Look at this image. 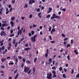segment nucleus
<instances>
[{
  "instance_id": "19",
  "label": "nucleus",
  "mask_w": 79,
  "mask_h": 79,
  "mask_svg": "<svg viewBox=\"0 0 79 79\" xmlns=\"http://www.w3.org/2000/svg\"><path fill=\"white\" fill-rule=\"evenodd\" d=\"M70 57V56H69V54L67 56V58L68 59V60H70V58H69Z\"/></svg>"
},
{
  "instance_id": "7",
  "label": "nucleus",
  "mask_w": 79,
  "mask_h": 79,
  "mask_svg": "<svg viewBox=\"0 0 79 79\" xmlns=\"http://www.w3.org/2000/svg\"><path fill=\"white\" fill-rule=\"evenodd\" d=\"M41 14H42V13L41 12H40L39 13H38V15L39 18H42V16L40 15Z\"/></svg>"
},
{
  "instance_id": "31",
  "label": "nucleus",
  "mask_w": 79,
  "mask_h": 79,
  "mask_svg": "<svg viewBox=\"0 0 79 79\" xmlns=\"http://www.w3.org/2000/svg\"><path fill=\"white\" fill-rule=\"evenodd\" d=\"M52 72L53 74H56V72L54 70H52Z\"/></svg>"
},
{
  "instance_id": "34",
  "label": "nucleus",
  "mask_w": 79,
  "mask_h": 79,
  "mask_svg": "<svg viewBox=\"0 0 79 79\" xmlns=\"http://www.w3.org/2000/svg\"><path fill=\"white\" fill-rule=\"evenodd\" d=\"M18 58H19V59H20V60H21V59H22V57H21V56H18Z\"/></svg>"
},
{
  "instance_id": "6",
  "label": "nucleus",
  "mask_w": 79,
  "mask_h": 79,
  "mask_svg": "<svg viewBox=\"0 0 79 79\" xmlns=\"http://www.w3.org/2000/svg\"><path fill=\"white\" fill-rule=\"evenodd\" d=\"M10 24H11V27H13L14 25L15 24V23L13 22V21H10Z\"/></svg>"
},
{
  "instance_id": "18",
  "label": "nucleus",
  "mask_w": 79,
  "mask_h": 79,
  "mask_svg": "<svg viewBox=\"0 0 79 79\" xmlns=\"http://www.w3.org/2000/svg\"><path fill=\"white\" fill-rule=\"evenodd\" d=\"M55 18H58V19H60V17L59 16H58L57 15H56L55 16Z\"/></svg>"
},
{
  "instance_id": "20",
  "label": "nucleus",
  "mask_w": 79,
  "mask_h": 79,
  "mask_svg": "<svg viewBox=\"0 0 79 79\" xmlns=\"http://www.w3.org/2000/svg\"><path fill=\"white\" fill-rule=\"evenodd\" d=\"M28 7V6H27V4H25V6H24V8H27Z\"/></svg>"
},
{
  "instance_id": "50",
  "label": "nucleus",
  "mask_w": 79,
  "mask_h": 79,
  "mask_svg": "<svg viewBox=\"0 0 79 79\" xmlns=\"http://www.w3.org/2000/svg\"><path fill=\"white\" fill-rule=\"evenodd\" d=\"M68 52V50H66V52H65V55H68V52Z\"/></svg>"
},
{
  "instance_id": "59",
  "label": "nucleus",
  "mask_w": 79,
  "mask_h": 79,
  "mask_svg": "<svg viewBox=\"0 0 79 79\" xmlns=\"http://www.w3.org/2000/svg\"><path fill=\"white\" fill-rule=\"evenodd\" d=\"M52 31L53 32H55V28H53L52 29Z\"/></svg>"
},
{
  "instance_id": "22",
  "label": "nucleus",
  "mask_w": 79,
  "mask_h": 79,
  "mask_svg": "<svg viewBox=\"0 0 79 79\" xmlns=\"http://www.w3.org/2000/svg\"><path fill=\"white\" fill-rule=\"evenodd\" d=\"M59 70L60 71H62V70H63V68H62V67H60Z\"/></svg>"
},
{
  "instance_id": "51",
  "label": "nucleus",
  "mask_w": 79,
  "mask_h": 79,
  "mask_svg": "<svg viewBox=\"0 0 79 79\" xmlns=\"http://www.w3.org/2000/svg\"><path fill=\"white\" fill-rule=\"evenodd\" d=\"M25 47H28V44H26L25 45Z\"/></svg>"
},
{
  "instance_id": "40",
  "label": "nucleus",
  "mask_w": 79,
  "mask_h": 79,
  "mask_svg": "<svg viewBox=\"0 0 79 79\" xmlns=\"http://www.w3.org/2000/svg\"><path fill=\"white\" fill-rule=\"evenodd\" d=\"M17 71H18V69H16L15 70V71L14 72V74H16V73H17Z\"/></svg>"
},
{
  "instance_id": "32",
  "label": "nucleus",
  "mask_w": 79,
  "mask_h": 79,
  "mask_svg": "<svg viewBox=\"0 0 79 79\" xmlns=\"http://www.w3.org/2000/svg\"><path fill=\"white\" fill-rule=\"evenodd\" d=\"M32 14H31L29 15V18L31 19L32 18Z\"/></svg>"
},
{
  "instance_id": "63",
  "label": "nucleus",
  "mask_w": 79,
  "mask_h": 79,
  "mask_svg": "<svg viewBox=\"0 0 79 79\" xmlns=\"http://www.w3.org/2000/svg\"><path fill=\"white\" fill-rule=\"evenodd\" d=\"M1 30H5V29H4L3 28V27H1Z\"/></svg>"
},
{
  "instance_id": "37",
  "label": "nucleus",
  "mask_w": 79,
  "mask_h": 79,
  "mask_svg": "<svg viewBox=\"0 0 79 79\" xmlns=\"http://www.w3.org/2000/svg\"><path fill=\"white\" fill-rule=\"evenodd\" d=\"M56 77V75L55 74H54V75L53 76V78H55V77Z\"/></svg>"
},
{
  "instance_id": "29",
  "label": "nucleus",
  "mask_w": 79,
  "mask_h": 79,
  "mask_svg": "<svg viewBox=\"0 0 79 79\" xmlns=\"http://www.w3.org/2000/svg\"><path fill=\"white\" fill-rule=\"evenodd\" d=\"M76 77L77 78L79 77V73L76 75Z\"/></svg>"
},
{
  "instance_id": "42",
  "label": "nucleus",
  "mask_w": 79,
  "mask_h": 79,
  "mask_svg": "<svg viewBox=\"0 0 79 79\" xmlns=\"http://www.w3.org/2000/svg\"><path fill=\"white\" fill-rule=\"evenodd\" d=\"M71 44H73V40H71Z\"/></svg>"
},
{
  "instance_id": "8",
  "label": "nucleus",
  "mask_w": 79,
  "mask_h": 79,
  "mask_svg": "<svg viewBox=\"0 0 79 79\" xmlns=\"http://www.w3.org/2000/svg\"><path fill=\"white\" fill-rule=\"evenodd\" d=\"M15 64H16V65H17V64L18 63V59L16 58L15 59Z\"/></svg>"
},
{
  "instance_id": "17",
  "label": "nucleus",
  "mask_w": 79,
  "mask_h": 79,
  "mask_svg": "<svg viewBox=\"0 0 79 79\" xmlns=\"http://www.w3.org/2000/svg\"><path fill=\"white\" fill-rule=\"evenodd\" d=\"M15 19V17H12L11 19V20L12 21H13V20H14Z\"/></svg>"
},
{
  "instance_id": "54",
  "label": "nucleus",
  "mask_w": 79,
  "mask_h": 79,
  "mask_svg": "<svg viewBox=\"0 0 79 79\" xmlns=\"http://www.w3.org/2000/svg\"><path fill=\"white\" fill-rule=\"evenodd\" d=\"M61 35H62V36L63 37H65V35H64V34H61Z\"/></svg>"
},
{
  "instance_id": "53",
  "label": "nucleus",
  "mask_w": 79,
  "mask_h": 79,
  "mask_svg": "<svg viewBox=\"0 0 79 79\" xmlns=\"http://www.w3.org/2000/svg\"><path fill=\"white\" fill-rule=\"evenodd\" d=\"M48 53H46V54H45V57H48Z\"/></svg>"
},
{
  "instance_id": "2",
  "label": "nucleus",
  "mask_w": 79,
  "mask_h": 79,
  "mask_svg": "<svg viewBox=\"0 0 79 79\" xmlns=\"http://www.w3.org/2000/svg\"><path fill=\"white\" fill-rule=\"evenodd\" d=\"M47 78L48 79H52V73H50L49 74H47Z\"/></svg>"
},
{
  "instance_id": "39",
  "label": "nucleus",
  "mask_w": 79,
  "mask_h": 79,
  "mask_svg": "<svg viewBox=\"0 0 79 79\" xmlns=\"http://www.w3.org/2000/svg\"><path fill=\"white\" fill-rule=\"evenodd\" d=\"M51 44H54V43H55V41H51Z\"/></svg>"
},
{
  "instance_id": "61",
  "label": "nucleus",
  "mask_w": 79,
  "mask_h": 79,
  "mask_svg": "<svg viewBox=\"0 0 79 79\" xmlns=\"http://www.w3.org/2000/svg\"><path fill=\"white\" fill-rule=\"evenodd\" d=\"M68 40V38H65L64 40V41H65V40Z\"/></svg>"
},
{
  "instance_id": "28",
  "label": "nucleus",
  "mask_w": 79,
  "mask_h": 79,
  "mask_svg": "<svg viewBox=\"0 0 79 79\" xmlns=\"http://www.w3.org/2000/svg\"><path fill=\"white\" fill-rule=\"evenodd\" d=\"M16 42V40L15 39H14V41L13 42V44H15Z\"/></svg>"
},
{
  "instance_id": "21",
  "label": "nucleus",
  "mask_w": 79,
  "mask_h": 79,
  "mask_svg": "<svg viewBox=\"0 0 79 79\" xmlns=\"http://www.w3.org/2000/svg\"><path fill=\"white\" fill-rule=\"evenodd\" d=\"M14 35H15V34H12L10 35V37H13V36H14Z\"/></svg>"
},
{
  "instance_id": "44",
  "label": "nucleus",
  "mask_w": 79,
  "mask_h": 79,
  "mask_svg": "<svg viewBox=\"0 0 79 79\" xmlns=\"http://www.w3.org/2000/svg\"><path fill=\"white\" fill-rule=\"evenodd\" d=\"M33 27H37V25H35V24H34L33 25Z\"/></svg>"
},
{
  "instance_id": "33",
  "label": "nucleus",
  "mask_w": 79,
  "mask_h": 79,
  "mask_svg": "<svg viewBox=\"0 0 79 79\" xmlns=\"http://www.w3.org/2000/svg\"><path fill=\"white\" fill-rule=\"evenodd\" d=\"M50 15H48L46 16V18H50Z\"/></svg>"
},
{
  "instance_id": "35",
  "label": "nucleus",
  "mask_w": 79,
  "mask_h": 79,
  "mask_svg": "<svg viewBox=\"0 0 79 79\" xmlns=\"http://www.w3.org/2000/svg\"><path fill=\"white\" fill-rule=\"evenodd\" d=\"M23 63H25L26 61V59L24 58H23Z\"/></svg>"
},
{
  "instance_id": "15",
  "label": "nucleus",
  "mask_w": 79,
  "mask_h": 79,
  "mask_svg": "<svg viewBox=\"0 0 79 79\" xmlns=\"http://www.w3.org/2000/svg\"><path fill=\"white\" fill-rule=\"evenodd\" d=\"M52 69H53V70L55 69V70L56 69V68L55 66H54L52 67Z\"/></svg>"
},
{
  "instance_id": "64",
  "label": "nucleus",
  "mask_w": 79,
  "mask_h": 79,
  "mask_svg": "<svg viewBox=\"0 0 79 79\" xmlns=\"http://www.w3.org/2000/svg\"><path fill=\"white\" fill-rule=\"evenodd\" d=\"M73 73H74V69H72V70L71 74H73Z\"/></svg>"
},
{
  "instance_id": "38",
  "label": "nucleus",
  "mask_w": 79,
  "mask_h": 79,
  "mask_svg": "<svg viewBox=\"0 0 79 79\" xmlns=\"http://www.w3.org/2000/svg\"><path fill=\"white\" fill-rule=\"evenodd\" d=\"M52 16L55 18V16H56V14H53L52 15Z\"/></svg>"
},
{
  "instance_id": "30",
  "label": "nucleus",
  "mask_w": 79,
  "mask_h": 79,
  "mask_svg": "<svg viewBox=\"0 0 79 79\" xmlns=\"http://www.w3.org/2000/svg\"><path fill=\"white\" fill-rule=\"evenodd\" d=\"M63 77L64 78H66V76H65V74H63Z\"/></svg>"
},
{
  "instance_id": "3",
  "label": "nucleus",
  "mask_w": 79,
  "mask_h": 79,
  "mask_svg": "<svg viewBox=\"0 0 79 79\" xmlns=\"http://www.w3.org/2000/svg\"><path fill=\"white\" fill-rule=\"evenodd\" d=\"M29 67H28L27 68V67H26L24 68V72L25 73H26V72H27L29 71Z\"/></svg>"
},
{
  "instance_id": "45",
  "label": "nucleus",
  "mask_w": 79,
  "mask_h": 79,
  "mask_svg": "<svg viewBox=\"0 0 79 79\" xmlns=\"http://www.w3.org/2000/svg\"><path fill=\"white\" fill-rule=\"evenodd\" d=\"M8 64H9V65H10L11 64H14V63L13 62V63H8Z\"/></svg>"
},
{
  "instance_id": "4",
  "label": "nucleus",
  "mask_w": 79,
  "mask_h": 79,
  "mask_svg": "<svg viewBox=\"0 0 79 79\" xmlns=\"http://www.w3.org/2000/svg\"><path fill=\"white\" fill-rule=\"evenodd\" d=\"M0 35L1 36H3V35H4V36H6V33L4 31H2L0 33Z\"/></svg>"
},
{
  "instance_id": "60",
  "label": "nucleus",
  "mask_w": 79,
  "mask_h": 79,
  "mask_svg": "<svg viewBox=\"0 0 79 79\" xmlns=\"http://www.w3.org/2000/svg\"><path fill=\"white\" fill-rule=\"evenodd\" d=\"M64 72H66V71H67V69H66L65 68L64 69Z\"/></svg>"
},
{
  "instance_id": "24",
  "label": "nucleus",
  "mask_w": 79,
  "mask_h": 79,
  "mask_svg": "<svg viewBox=\"0 0 79 79\" xmlns=\"http://www.w3.org/2000/svg\"><path fill=\"white\" fill-rule=\"evenodd\" d=\"M74 53H75L76 55H78V52H77L76 50H74Z\"/></svg>"
},
{
  "instance_id": "47",
  "label": "nucleus",
  "mask_w": 79,
  "mask_h": 79,
  "mask_svg": "<svg viewBox=\"0 0 79 79\" xmlns=\"http://www.w3.org/2000/svg\"><path fill=\"white\" fill-rule=\"evenodd\" d=\"M31 69L29 70V71L28 72V74H30V73H31Z\"/></svg>"
},
{
  "instance_id": "41",
  "label": "nucleus",
  "mask_w": 79,
  "mask_h": 79,
  "mask_svg": "<svg viewBox=\"0 0 79 79\" xmlns=\"http://www.w3.org/2000/svg\"><path fill=\"white\" fill-rule=\"evenodd\" d=\"M62 11H63L64 12H65V11H66V9L65 8H64L62 9Z\"/></svg>"
},
{
  "instance_id": "11",
  "label": "nucleus",
  "mask_w": 79,
  "mask_h": 79,
  "mask_svg": "<svg viewBox=\"0 0 79 79\" xmlns=\"http://www.w3.org/2000/svg\"><path fill=\"white\" fill-rule=\"evenodd\" d=\"M6 58H2L1 59V61L2 62H4V61H6Z\"/></svg>"
},
{
  "instance_id": "43",
  "label": "nucleus",
  "mask_w": 79,
  "mask_h": 79,
  "mask_svg": "<svg viewBox=\"0 0 79 79\" xmlns=\"http://www.w3.org/2000/svg\"><path fill=\"white\" fill-rule=\"evenodd\" d=\"M31 33L32 34V35H33V34H34V31H31Z\"/></svg>"
},
{
  "instance_id": "12",
  "label": "nucleus",
  "mask_w": 79,
  "mask_h": 79,
  "mask_svg": "<svg viewBox=\"0 0 79 79\" xmlns=\"http://www.w3.org/2000/svg\"><path fill=\"white\" fill-rule=\"evenodd\" d=\"M26 62L27 64H31V62L29 60H26Z\"/></svg>"
},
{
  "instance_id": "52",
  "label": "nucleus",
  "mask_w": 79,
  "mask_h": 79,
  "mask_svg": "<svg viewBox=\"0 0 79 79\" xmlns=\"http://www.w3.org/2000/svg\"><path fill=\"white\" fill-rule=\"evenodd\" d=\"M9 10L7 11H6V15H8V13H9Z\"/></svg>"
},
{
  "instance_id": "9",
  "label": "nucleus",
  "mask_w": 79,
  "mask_h": 79,
  "mask_svg": "<svg viewBox=\"0 0 79 79\" xmlns=\"http://www.w3.org/2000/svg\"><path fill=\"white\" fill-rule=\"evenodd\" d=\"M31 50V48H27L24 49V50L25 51H27L28 50Z\"/></svg>"
},
{
  "instance_id": "5",
  "label": "nucleus",
  "mask_w": 79,
  "mask_h": 79,
  "mask_svg": "<svg viewBox=\"0 0 79 79\" xmlns=\"http://www.w3.org/2000/svg\"><path fill=\"white\" fill-rule=\"evenodd\" d=\"M35 3V1L34 0H30L29 1V4L32 5V3Z\"/></svg>"
},
{
  "instance_id": "25",
  "label": "nucleus",
  "mask_w": 79,
  "mask_h": 79,
  "mask_svg": "<svg viewBox=\"0 0 79 79\" xmlns=\"http://www.w3.org/2000/svg\"><path fill=\"white\" fill-rule=\"evenodd\" d=\"M71 46V45L69 44H68L67 45V48H68V47H70Z\"/></svg>"
},
{
  "instance_id": "57",
  "label": "nucleus",
  "mask_w": 79,
  "mask_h": 79,
  "mask_svg": "<svg viewBox=\"0 0 79 79\" xmlns=\"http://www.w3.org/2000/svg\"><path fill=\"white\" fill-rule=\"evenodd\" d=\"M49 38L50 40H52V38L51 36H50L49 37Z\"/></svg>"
},
{
  "instance_id": "36",
  "label": "nucleus",
  "mask_w": 79,
  "mask_h": 79,
  "mask_svg": "<svg viewBox=\"0 0 79 79\" xmlns=\"http://www.w3.org/2000/svg\"><path fill=\"white\" fill-rule=\"evenodd\" d=\"M11 2L12 3H15V0H12Z\"/></svg>"
},
{
  "instance_id": "23",
  "label": "nucleus",
  "mask_w": 79,
  "mask_h": 79,
  "mask_svg": "<svg viewBox=\"0 0 79 79\" xmlns=\"http://www.w3.org/2000/svg\"><path fill=\"white\" fill-rule=\"evenodd\" d=\"M33 72H35V67H33Z\"/></svg>"
},
{
  "instance_id": "26",
  "label": "nucleus",
  "mask_w": 79,
  "mask_h": 79,
  "mask_svg": "<svg viewBox=\"0 0 79 79\" xmlns=\"http://www.w3.org/2000/svg\"><path fill=\"white\" fill-rule=\"evenodd\" d=\"M18 42H16L15 44V47H17V46L18 45Z\"/></svg>"
},
{
  "instance_id": "14",
  "label": "nucleus",
  "mask_w": 79,
  "mask_h": 79,
  "mask_svg": "<svg viewBox=\"0 0 79 79\" xmlns=\"http://www.w3.org/2000/svg\"><path fill=\"white\" fill-rule=\"evenodd\" d=\"M48 61L50 63H51V62H52V59H51V58H50L48 60Z\"/></svg>"
},
{
  "instance_id": "55",
  "label": "nucleus",
  "mask_w": 79,
  "mask_h": 79,
  "mask_svg": "<svg viewBox=\"0 0 79 79\" xmlns=\"http://www.w3.org/2000/svg\"><path fill=\"white\" fill-rule=\"evenodd\" d=\"M28 35L30 36V37L32 36V34H31V33L29 32L28 34Z\"/></svg>"
},
{
  "instance_id": "13",
  "label": "nucleus",
  "mask_w": 79,
  "mask_h": 79,
  "mask_svg": "<svg viewBox=\"0 0 79 79\" xmlns=\"http://www.w3.org/2000/svg\"><path fill=\"white\" fill-rule=\"evenodd\" d=\"M8 24H6V25L4 23H3V24H2V27H4V26H8Z\"/></svg>"
},
{
  "instance_id": "56",
  "label": "nucleus",
  "mask_w": 79,
  "mask_h": 79,
  "mask_svg": "<svg viewBox=\"0 0 79 79\" xmlns=\"http://www.w3.org/2000/svg\"><path fill=\"white\" fill-rule=\"evenodd\" d=\"M52 29V27H50V28H49V31H51V30Z\"/></svg>"
},
{
  "instance_id": "46",
  "label": "nucleus",
  "mask_w": 79,
  "mask_h": 79,
  "mask_svg": "<svg viewBox=\"0 0 79 79\" xmlns=\"http://www.w3.org/2000/svg\"><path fill=\"white\" fill-rule=\"evenodd\" d=\"M36 11L38 12H40V8H38L36 10Z\"/></svg>"
},
{
  "instance_id": "49",
  "label": "nucleus",
  "mask_w": 79,
  "mask_h": 79,
  "mask_svg": "<svg viewBox=\"0 0 79 79\" xmlns=\"http://www.w3.org/2000/svg\"><path fill=\"white\" fill-rule=\"evenodd\" d=\"M21 67H22V68H23V67H24V63H22V64L21 66Z\"/></svg>"
},
{
  "instance_id": "27",
  "label": "nucleus",
  "mask_w": 79,
  "mask_h": 79,
  "mask_svg": "<svg viewBox=\"0 0 79 79\" xmlns=\"http://www.w3.org/2000/svg\"><path fill=\"white\" fill-rule=\"evenodd\" d=\"M37 58H35L34 59V63H35L36 62V61L37 60Z\"/></svg>"
},
{
  "instance_id": "10",
  "label": "nucleus",
  "mask_w": 79,
  "mask_h": 79,
  "mask_svg": "<svg viewBox=\"0 0 79 79\" xmlns=\"http://www.w3.org/2000/svg\"><path fill=\"white\" fill-rule=\"evenodd\" d=\"M49 10H48V13H50L51 12V11H52V8H50V7L49 8Z\"/></svg>"
},
{
  "instance_id": "16",
  "label": "nucleus",
  "mask_w": 79,
  "mask_h": 79,
  "mask_svg": "<svg viewBox=\"0 0 79 79\" xmlns=\"http://www.w3.org/2000/svg\"><path fill=\"white\" fill-rule=\"evenodd\" d=\"M17 77H18V73H17V74L15 77V79H17Z\"/></svg>"
},
{
  "instance_id": "62",
  "label": "nucleus",
  "mask_w": 79,
  "mask_h": 79,
  "mask_svg": "<svg viewBox=\"0 0 79 79\" xmlns=\"http://www.w3.org/2000/svg\"><path fill=\"white\" fill-rule=\"evenodd\" d=\"M5 49V47L3 46L2 47V50H3Z\"/></svg>"
},
{
  "instance_id": "58",
  "label": "nucleus",
  "mask_w": 79,
  "mask_h": 79,
  "mask_svg": "<svg viewBox=\"0 0 79 79\" xmlns=\"http://www.w3.org/2000/svg\"><path fill=\"white\" fill-rule=\"evenodd\" d=\"M55 17H53V16H52L51 17V19H55Z\"/></svg>"
},
{
  "instance_id": "48",
  "label": "nucleus",
  "mask_w": 79,
  "mask_h": 79,
  "mask_svg": "<svg viewBox=\"0 0 79 79\" xmlns=\"http://www.w3.org/2000/svg\"><path fill=\"white\" fill-rule=\"evenodd\" d=\"M1 67L3 69H4V68H5V66H4V65H3V66H1Z\"/></svg>"
},
{
  "instance_id": "1",
  "label": "nucleus",
  "mask_w": 79,
  "mask_h": 79,
  "mask_svg": "<svg viewBox=\"0 0 79 79\" xmlns=\"http://www.w3.org/2000/svg\"><path fill=\"white\" fill-rule=\"evenodd\" d=\"M37 36V35H34L33 37L32 36L31 37V40L32 42H35V40H35V38Z\"/></svg>"
}]
</instances>
